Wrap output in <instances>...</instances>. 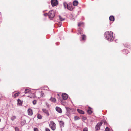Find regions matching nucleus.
Wrapping results in <instances>:
<instances>
[{
    "label": "nucleus",
    "mask_w": 131,
    "mask_h": 131,
    "mask_svg": "<svg viewBox=\"0 0 131 131\" xmlns=\"http://www.w3.org/2000/svg\"><path fill=\"white\" fill-rule=\"evenodd\" d=\"M110 21H114V17L113 16H111L109 18Z\"/></svg>",
    "instance_id": "4468645a"
},
{
    "label": "nucleus",
    "mask_w": 131,
    "mask_h": 131,
    "mask_svg": "<svg viewBox=\"0 0 131 131\" xmlns=\"http://www.w3.org/2000/svg\"><path fill=\"white\" fill-rule=\"evenodd\" d=\"M26 122V121L25 120H23L21 122V124L22 125H23L25 124Z\"/></svg>",
    "instance_id": "5701e85b"
},
{
    "label": "nucleus",
    "mask_w": 131,
    "mask_h": 131,
    "mask_svg": "<svg viewBox=\"0 0 131 131\" xmlns=\"http://www.w3.org/2000/svg\"><path fill=\"white\" fill-rule=\"evenodd\" d=\"M74 119L75 120H78L80 119V118L79 117L77 116H75L74 117Z\"/></svg>",
    "instance_id": "a878e982"
},
{
    "label": "nucleus",
    "mask_w": 131,
    "mask_h": 131,
    "mask_svg": "<svg viewBox=\"0 0 131 131\" xmlns=\"http://www.w3.org/2000/svg\"><path fill=\"white\" fill-rule=\"evenodd\" d=\"M51 4L53 7L54 6L58 4V1L57 0H51Z\"/></svg>",
    "instance_id": "39448f33"
},
{
    "label": "nucleus",
    "mask_w": 131,
    "mask_h": 131,
    "mask_svg": "<svg viewBox=\"0 0 131 131\" xmlns=\"http://www.w3.org/2000/svg\"><path fill=\"white\" fill-rule=\"evenodd\" d=\"M18 103H17V105L19 106H21L22 105L23 103V101H21L20 100L18 99L17 100Z\"/></svg>",
    "instance_id": "9d476101"
},
{
    "label": "nucleus",
    "mask_w": 131,
    "mask_h": 131,
    "mask_svg": "<svg viewBox=\"0 0 131 131\" xmlns=\"http://www.w3.org/2000/svg\"><path fill=\"white\" fill-rule=\"evenodd\" d=\"M86 38V36L84 35H83L82 36V40H85V39Z\"/></svg>",
    "instance_id": "393cba45"
},
{
    "label": "nucleus",
    "mask_w": 131,
    "mask_h": 131,
    "mask_svg": "<svg viewBox=\"0 0 131 131\" xmlns=\"http://www.w3.org/2000/svg\"><path fill=\"white\" fill-rule=\"evenodd\" d=\"M59 123L60 124V126L61 127H63L64 123L63 121H59Z\"/></svg>",
    "instance_id": "dca6fc26"
},
{
    "label": "nucleus",
    "mask_w": 131,
    "mask_h": 131,
    "mask_svg": "<svg viewBox=\"0 0 131 131\" xmlns=\"http://www.w3.org/2000/svg\"><path fill=\"white\" fill-rule=\"evenodd\" d=\"M83 33V31L80 28H79L78 30V34H82Z\"/></svg>",
    "instance_id": "f8f14e48"
},
{
    "label": "nucleus",
    "mask_w": 131,
    "mask_h": 131,
    "mask_svg": "<svg viewBox=\"0 0 131 131\" xmlns=\"http://www.w3.org/2000/svg\"><path fill=\"white\" fill-rule=\"evenodd\" d=\"M42 110L43 112L46 114L47 116L49 115V114L47 110L45 109H42Z\"/></svg>",
    "instance_id": "ddd939ff"
},
{
    "label": "nucleus",
    "mask_w": 131,
    "mask_h": 131,
    "mask_svg": "<svg viewBox=\"0 0 131 131\" xmlns=\"http://www.w3.org/2000/svg\"><path fill=\"white\" fill-rule=\"evenodd\" d=\"M102 124V122H101L99 123L96 125L95 127V129L96 130H99L100 128V127L101 126Z\"/></svg>",
    "instance_id": "423d86ee"
},
{
    "label": "nucleus",
    "mask_w": 131,
    "mask_h": 131,
    "mask_svg": "<svg viewBox=\"0 0 131 131\" xmlns=\"http://www.w3.org/2000/svg\"><path fill=\"white\" fill-rule=\"evenodd\" d=\"M25 94H26V96L30 97L31 98L32 97L30 96V95L32 94L30 90L28 89H26L25 91Z\"/></svg>",
    "instance_id": "20e7f679"
},
{
    "label": "nucleus",
    "mask_w": 131,
    "mask_h": 131,
    "mask_svg": "<svg viewBox=\"0 0 131 131\" xmlns=\"http://www.w3.org/2000/svg\"><path fill=\"white\" fill-rule=\"evenodd\" d=\"M28 114L30 116H31L32 115L33 112L32 111L30 108H29L28 110Z\"/></svg>",
    "instance_id": "6e6552de"
},
{
    "label": "nucleus",
    "mask_w": 131,
    "mask_h": 131,
    "mask_svg": "<svg viewBox=\"0 0 131 131\" xmlns=\"http://www.w3.org/2000/svg\"><path fill=\"white\" fill-rule=\"evenodd\" d=\"M78 2L77 1H74L73 2V5L74 6H77L78 4Z\"/></svg>",
    "instance_id": "2eb2a0df"
},
{
    "label": "nucleus",
    "mask_w": 131,
    "mask_h": 131,
    "mask_svg": "<svg viewBox=\"0 0 131 131\" xmlns=\"http://www.w3.org/2000/svg\"><path fill=\"white\" fill-rule=\"evenodd\" d=\"M63 4L65 8H67L68 5V4L66 2H65L63 3Z\"/></svg>",
    "instance_id": "a211bd4d"
},
{
    "label": "nucleus",
    "mask_w": 131,
    "mask_h": 131,
    "mask_svg": "<svg viewBox=\"0 0 131 131\" xmlns=\"http://www.w3.org/2000/svg\"><path fill=\"white\" fill-rule=\"evenodd\" d=\"M77 111L80 114H83L84 113V112L81 110L77 109Z\"/></svg>",
    "instance_id": "f3484780"
},
{
    "label": "nucleus",
    "mask_w": 131,
    "mask_h": 131,
    "mask_svg": "<svg viewBox=\"0 0 131 131\" xmlns=\"http://www.w3.org/2000/svg\"><path fill=\"white\" fill-rule=\"evenodd\" d=\"M15 131H19V129L18 127H15Z\"/></svg>",
    "instance_id": "7c9ffc66"
},
{
    "label": "nucleus",
    "mask_w": 131,
    "mask_h": 131,
    "mask_svg": "<svg viewBox=\"0 0 131 131\" xmlns=\"http://www.w3.org/2000/svg\"><path fill=\"white\" fill-rule=\"evenodd\" d=\"M56 111L59 113H61L62 112V110L60 107H57L56 108Z\"/></svg>",
    "instance_id": "1a4fd4ad"
},
{
    "label": "nucleus",
    "mask_w": 131,
    "mask_h": 131,
    "mask_svg": "<svg viewBox=\"0 0 131 131\" xmlns=\"http://www.w3.org/2000/svg\"><path fill=\"white\" fill-rule=\"evenodd\" d=\"M62 96L63 100H66L68 97V95L66 93H63L62 94Z\"/></svg>",
    "instance_id": "0eeeda50"
},
{
    "label": "nucleus",
    "mask_w": 131,
    "mask_h": 131,
    "mask_svg": "<svg viewBox=\"0 0 131 131\" xmlns=\"http://www.w3.org/2000/svg\"><path fill=\"white\" fill-rule=\"evenodd\" d=\"M46 131H50V130L48 128H46Z\"/></svg>",
    "instance_id": "c9c22d12"
},
{
    "label": "nucleus",
    "mask_w": 131,
    "mask_h": 131,
    "mask_svg": "<svg viewBox=\"0 0 131 131\" xmlns=\"http://www.w3.org/2000/svg\"><path fill=\"white\" fill-rule=\"evenodd\" d=\"M44 15L45 16H48V14L47 13H46L45 14H44Z\"/></svg>",
    "instance_id": "e433bc0d"
},
{
    "label": "nucleus",
    "mask_w": 131,
    "mask_h": 131,
    "mask_svg": "<svg viewBox=\"0 0 131 131\" xmlns=\"http://www.w3.org/2000/svg\"><path fill=\"white\" fill-rule=\"evenodd\" d=\"M105 131H110V129L107 127L105 129Z\"/></svg>",
    "instance_id": "c85d7f7f"
},
{
    "label": "nucleus",
    "mask_w": 131,
    "mask_h": 131,
    "mask_svg": "<svg viewBox=\"0 0 131 131\" xmlns=\"http://www.w3.org/2000/svg\"><path fill=\"white\" fill-rule=\"evenodd\" d=\"M49 100L50 101L53 102H54L56 101V99L53 97H51Z\"/></svg>",
    "instance_id": "6ab92c4d"
},
{
    "label": "nucleus",
    "mask_w": 131,
    "mask_h": 131,
    "mask_svg": "<svg viewBox=\"0 0 131 131\" xmlns=\"http://www.w3.org/2000/svg\"><path fill=\"white\" fill-rule=\"evenodd\" d=\"M103 122H104V124L105 125L106 124V122L105 120H104L103 121Z\"/></svg>",
    "instance_id": "4c0bfd02"
},
{
    "label": "nucleus",
    "mask_w": 131,
    "mask_h": 131,
    "mask_svg": "<svg viewBox=\"0 0 131 131\" xmlns=\"http://www.w3.org/2000/svg\"><path fill=\"white\" fill-rule=\"evenodd\" d=\"M37 117L38 119H41L42 118L41 115L40 114H38L37 115Z\"/></svg>",
    "instance_id": "bb28decb"
},
{
    "label": "nucleus",
    "mask_w": 131,
    "mask_h": 131,
    "mask_svg": "<svg viewBox=\"0 0 131 131\" xmlns=\"http://www.w3.org/2000/svg\"><path fill=\"white\" fill-rule=\"evenodd\" d=\"M62 25V23L61 22H59V27H60Z\"/></svg>",
    "instance_id": "72a5a7b5"
},
{
    "label": "nucleus",
    "mask_w": 131,
    "mask_h": 131,
    "mask_svg": "<svg viewBox=\"0 0 131 131\" xmlns=\"http://www.w3.org/2000/svg\"><path fill=\"white\" fill-rule=\"evenodd\" d=\"M84 23L82 22H81L79 23H78V26H82L83 25Z\"/></svg>",
    "instance_id": "412c9836"
},
{
    "label": "nucleus",
    "mask_w": 131,
    "mask_h": 131,
    "mask_svg": "<svg viewBox=\"0 0 131 131\" xmlns=\"http://www.w3.org/2000/svg\"><path fill=\"white\" fill-rule=\"evenodd\" d=\"M19 92L16 93L14 94V95L13 96L14 97H16L17 96H18L19 95Z\"/></svg>",
    "instance_id": "b1692460"
},
{
    "label": "nucleus",
    "mask_w": 131,
    "mask_h": 131,
    "mask_svg": "<svg viewBox=\"0 0 131 131\" xmlns=\"http://www.w3.org/2000/svg\"><path fill=\"white\" fill-rule=\"evenodd\" d=\"M16 118V116H12L11 118V119L12 121H13Z\"/></svg>",
    "instance_id": "4be33fe9"
},
{
    "label": "nucleus",
    "mask_w": 131,
    "mask_h": 131,
    "mask_svg": "<svg viewBox=\"0 0 131 131\" xmlns=\"http://www.w3.org/2000/svg\"><path fill=\"white\" fill-rule=\"evenodd\" d=\"M59 18L60 19V20L61 21H62L63 20H64V18H62L60 16H59Z\"/></svg>",
    "instance_id": "cd10ccee"
},
{
    "label": "nucleus",
    "mask_w": 131,
    "mask_h": 131,
    "mask_svg": "<svg viewBox=\"0 0 131 131\" xmlns=\"http://www.w3.org/2000/svg\"><path fill=\"white\" fill-rule=\"evenodd\" d=\"M46 105L47 106V107H48L49 106V104H48V103L47 102H46Z\"/></svg>",
    "instance_id": "f704fd0d"
},
{
    "label": "nucleus",
    "mask_w": 131,
    "mask_h": 131,
    "mask_svg": "<svg viewBox=\"0 0 131 131\" xmlns=\"http://www.w3.org/2000/svg\"><path fill=\"white\" fill-rule=\"evenodd\" d=\"M32 103L34 105H35L36 103V100H34L33 101Z\"/></svg>",
    "instance_id": "c756f323"
},
{
    "label": "nucleus",
    "mask_w": 131,
    "mask_h": 131,
    "mask_svg": "<svg viewBox=\"0 0 131 131\" xmlns=\"http://www.w3.org/2000/svg\"><path fill=\"white\" fill-rule=\"evenodd\" d=\"M73 8L72 5H68V7L67 8V9L70 10H73Z\"/></svg>",
    "instance_id": "9b49d317"
},
{
    "label": "nucleus",
    "mask_w": 131,
    "mask_h": 131,
    "mask_svg": "<svg viewBox=\"0 0 131 131\" xmlns=\"http://www.w3.org/2000/svg\"><path fill=\"white\" fill-rule=\"evenodd\" d=\"M55 11L54 10L50 11L48 14V16L49 18L51 19L53 18L55 16Z\"/></svg>",
    "instance_id": "f03ea898"
},
{
    "label": "nucleus",
    "mask_w": 131,
    "mask_h": 131,
    "mask_svg": "<svg viewBox=\"0 0 131 131\" xmlns=\"http://www.w3.org/2000/svg\"><path fill=\"white\" fill-rule=\"evenodd\" d=\"M49 126L52 130H54L56 128V125L55 123L52 121L50 122Z\"/></svg>",
    "instance_id": "7ed1b4c3"
},
{
    "label": "nucleus",
    "mask_w": 131,
    "mask_h": 131,
    "mask_svg": "<svg viewBox=\"0 0 131 131\" xmlns=\"http://www.w3.org/2000/svg\"><path fill=\"white\" fill-rule=\"evenodd\" d=\"M87 112L89 114H91L92 112V111L91 110V108L90 107H89V109L88 110Z\"/></svg>",
    "instance_id": "aec40b11"
},
{
    "label": "nucleus",
    "mask_w": 131,
    "mask_h": 131,
    "mask_svg": "<svg viewBox=\"0 0 131 131\" xmlns=\"http://www.w3.org/2000/svg\"><path fill=\"white\" fill-rule=\"evenodd\" d=\"M83 131H88L87 128H84L83 130Z\"/></svg>",
    "instance_id": "473e14b6"
},
{
    "label": "nucleus",
    "mask_w": 131,
    "mask_h": 131,
    "mask_svg": "<svg viewBox=\"0 0 131 131\" xmlns=\"http://www.w3.org/2000/svg\"><path fill=\"white\" fill-rule=\"evenodd\" d=\"M34 131H39L38 129L37 128H35L34 129Z\"/></svg>",
    "instance_id": "2f4dec72"
},
{
    "label": "nucleus",
    "mask_w": 131,
    "mask_h": 131,
    "mask_svg": "<svg viewBox=\"0 0 131 131\" xmlns=\"http://www.w3.org/2000/svg\"><path fill=\"white\" fill-rule=\"evenodd\" d=\"M113 32L111 31H106L104 34L105 39L109 41H112L113 40Z\"/></svg>",
    "instance_id": "f257e3e1"
}]
</instances>
